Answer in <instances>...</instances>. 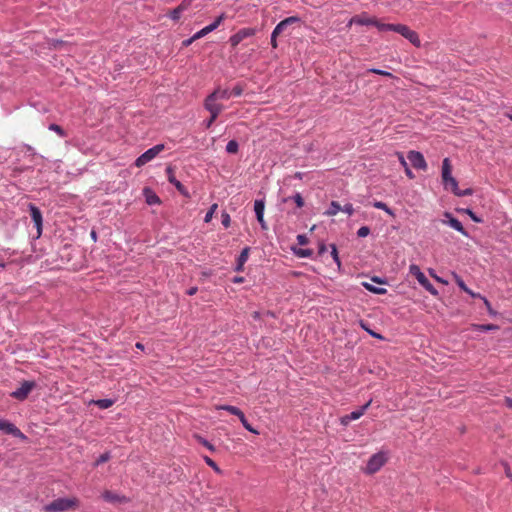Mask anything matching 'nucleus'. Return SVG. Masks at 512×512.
Wrapping results in <instances>:
<instances>
[{
  "label": "nucleus",
  "instance_id": "f257e3e1",
  "mask_svg": "<svg viewBox=\"0 0 512 512\" xmlns=\"http://www.w3.org/2000/svg\"><path fill=\"white\" fill-rule=\"evenodd\" d=\"M79 507V500L72 498H57L43 507L44 512L74 511Z\"/></svg>",
  "mask_w": 512,
  "mask_h": 512
},
{
  "label": "nucleus",
  "instance_id": "f03ea898",
  "mask_svg": "<svg viewBox=\"0 0 512 512\" xmlns=\"http://www.w3.org/2000/svg\"><path fill=\"white\" fill-rule=\"evenodd\" d=\"M381 28H386V31H393L399 33L407 40H409L414 46L419 47L421 45V41L419 39L418 34L411 30L408 26L403 24H387V26H380Z\"/></svg>",
  "mask_w": 512,
  "mask_h": 512
},
{
  "label": "nucleus",
  "instance_id": "7ed1b4c3",
  "mask_svg": "<svg viewBox=\"0 0 512 512\" xmlns=\"http://www.w3.org/2000/svg\"><path fill=\"white\" fill-rule=\"evenodd\" d=\"M442 181L445 189L456 192L458 182L452 176V165L449 158H445L442 162Z\"/></svg>",
  "mask_w": 512,
  "mask_h": 512
},
{
  "label": "nucleus",
  "instance_id": "20e7f679",
  "mask_svg": "<svg viewBox=\"0 0 512 512\" xmlns=\"http://www.w3.org/2000/svg\"><path fill=\"white\" fill-rule=\"evenodd\" d=\"M386 462V454L384 452H378L370 457L364 471L366 474H374L378 472Z\"/></svg>",
  "mask_w": 512,
  "mask_h": 512
},
{
  "label": "nucleus",
  "instance_id": "39448f33",
  "mask_svg": "<svg viewBox=\"0 0 512 512\" xmlns=\"http://www.w3.org/2000/svg\"><path fill=\"white\" fill-rule=\"evenodd\" d=\"M409 272L411 275L415 276L418 280L419 284L424 287L428 292L432 295H437L438 291L435 287L430 283L424 273L420 270L419 266L416 264H411L409 267Z\"/></svg>",
  "mask_w": 512,
  "mask_h": 512
},
{
  "label": "nucleus",
  "instance_id": "423d86ee",
  "mask_svg": "<svg viewBox=\"0 0 512 512\" xmlns=\"http://www.w3.org/2000/svg\"><path fill=\"white\" fill-rule=\"evenodd\" d=\"M164 150L163 144L155 145L154 147L148 149L143 154H141L135 161V165L137 167H142L148 162L152 161L159 153Z\"/></svg>",
  "mask_w": 512,
  "mask_h": 512
},
{
  "label": "nucleus",
  "instance_id": "0eeeda50",
  "mask_svg": "<svg viewBox=\"0 0 512 512\" xmlns=\"http://www.w3.org/2000/svg\"><path fill=\"white\" fill-rule=\"evenodd\" d=\"M352 24H358V25H373L375 26L379 31H386V28H381L380 26H387L386 23H382L376 18H371L367 16H354L350 22L349 25Z\"/></svg>",
  "mask_w": 512,
  "mask_h": 512
},
{
  "label": "nucleus",
  "instance_id": "6e6552de",
  "mask_svg": "<svg viewBox=\"0 0 512 512\" xmlns=\"http://www.w3.org/2000/svg\"><path fill=\"white\" fill-rule=\"evenodd\" d=\"M34 381H24L21 386L11 393V396L17 400H25L30 392L35 388Z\"/></svg>",
  "mask_w": 512,
  "mask_h": 512
},
{
  "label": "nucleus",
  "instance_id": "1a4fd4ad",
  "mask_svg": "<svg viewBox=\"0 0 512 512\" xmlns=\"http://www.w3.org/2000/svg\"><path fill=\"white\" fill-rule=\"evenodd\" d=\"M407 158L415 169H427V163L422 153L412 150L408 152Z\"/></svg>",
  "mask_w": 512,
  "mask_h": 512
},
{
  "label": "nucleus",
  "instance_id": "9d476101",
  "mask_svg": "<svg viewBox=\"0 0 512 512\" xmlns=\"http://www.w3.org/2000/svg\"><path fill=\"white\" fill-rule=\"evenodd\" d=\"M255 33L256 30L254 28H242L230 37L229 42L232 47H236L245 38L252 37Z\"/></svg>",
  "mask_w": 512,
  "mask_h": 512
},
{
  "label": "nucleus",
  "instance_id": "9b49d317",
  "mask_svg": "<svg viewBox=\"0 0 512 512\" xmlns=\"http://www.w3.org/2000/svg\"><path fill=\"white\" fill-rule=\"evenodd\" d=\"M443 216H444V219H442L443 224L449 225L451 228L460 232L464 236L468 235V233L465 230V228L463 227L462 223L458 219L454 218L451 213L445 212Z\"/></svg>",
  "mask_w": 512,
  "mask_h": 512
},
{
  "label": "nucleus",
  "instance_id": "f8f14e48",
  "mask_svg": "<svg viewBox=\"0 0 512 512\" xmlns=\"http://www.w3.org/2000/svg\"><path fill=\"white\" fill-rule=\"evenodd\" d=\"M301 19L298 16H290L288 18H285L284 20L280 21L276 27L274 28V34L280 35L283 33L290 25L299 23Z\"/></svg>",
  "mask_w": 512,
  "mask_h": 512
},
{
  "label": "nucleus",
  "instance_id": "ddd939ff",
  "mask_svg": "<svg viewBox=\"0 0 512 512\" xmlns=\"http://www.w3.org/2000/svg\"><path fill=\"white\" fill-rule=\"evenodd\" d=\"M102 498L109 502V503H112V504H122V503H127L128 502V498L123 496V495H119L117 493H114L110 490H106L102 493Z\"/></svg>",
  "mask_w": 512,
  "mask_h": 512
},
{
  "label": "nucleus",
  "instance_id": "4468645a",
  "mask_svg": "<svg viewBox=\"0 0 512 512\" xmlns=\"http://www.w3.org/2000/svg\"><path fill=\"white\" fill-rule=\"evenodd\" d=\"M30 216L37 228L38 236L42 233V213L38 207L33 204H30Z\"/></svg>",
  "mask_w": 512,
  "mask_h": 512
},
{
  "label": "nucleus",
  "instance_id": "2eb2a0df",
  "mask_svg": "<svg viewBox=\"0 0 512 512\" xmlns=\"http://www.w3.org/2000/svg\"><path fill=\"white\" fill-rule=\"evenodd\" d=\"M166 173L168 176V180L171 184H173L176 189L184 196H189L187 189L183 186V184L178 181L174 175V171L171 167H167Z\"/></svg>",
  "mask_w": 512,
  "mask_h": 512
},
{
  "label": "nucleus",
  "instance_id": "dca6fc26",
  "mask_svg": "<svg viewBox=\"0 0 512 512\" xmlns=\"http://www.w3.org/2000/svg\"><path fill=\"white\" fill-rule=\"evenodd\" d=\"M217 100L211 99V97H207L205 100V108L210 112V114H213L214 117H218L219 114L223 110V105L216 103Z\"/></svg>",
  "mask_w": 512,
  "mask_h": 512
},
{
  "label": "nucleus",
  "instance_id": "f3484780",
  "mask_svg": "<svg viewBox=\"0 0 512 512\" xmlns=\"http://www.w3.org/2000/svg\"><path fill=\"white\" fill-rule=\"evenodd\" d=\"M1 431L5 432L6 434H10L16 438L25 440L26 436L21 432L20 429H18L13 423L6 421L3 425V428Z\"/></svg>",
  "mask_w": 512,
  "mask_h": 512
},
{
  "label": "nucleus",
  "instance_id": "a211bd4d",
  "mask_svg": "<svg viewBox=\"0 0 512 512\" xmlns=\"http://www.w3.org/2000/svg\"><path fill=\"white\" fill-rule=\"evenodd\" d=\"M249 252H250V248L249 247H245L241 251V253H240V255H239L238 259H237V265H236V268H235V270L237 272L243 271L244 265L247 262L248 257H249Z\"/></svg>",
  "mask_w": 512,
  "mask_h": 512
},
{
  "label": "nucleus",
  "instance_id": "6ab92c4d",
  "mask_svg": "<svg viewBox=\"0 0 512 512\" xmlns=\"http://www.w3.org/2000/svg\"><path fill=\"white\" fill-rule=\"evenodd\" d=\"M209 97L215 100H227L231 97V94L227 89H216Z\"/></svg>",
  "mask_w": 512,
  "mask_h": 512
},
{
  "label": "nucleus",
  "instance_id": "aec40b11",
  "mask_svg": "<svg viewBox=\"0 0 512 512\" xmlns=\"http://www.w3.org/2000/svg\"><path fill=\"white\" fill-rule=\"evenodd\" d=\"M397 157H398V160L401 164V166L404 168V171H405V174L406 176L409 178V179H414L415 175L414 173L411 171V169L409 168L403 154L401 152H397L396 153Z\"/></svg>",
  "mask_w": 512,
  "mask_h": 512
},
{
  "label": "nucleus",
  "instance_id": "412c9836",
  "mask_svg": "<svg viewBox=\"0 0 512 512\" xmlns=\"http://www.w3.org/2000/svg\"><path fill=\"white\" fill-rule=\"evenodd\" d=\"M371 400L368 401L365 405H363L362 407H360L358 410H355L353 412H351L350 414H348L349 418L353 421V420H357L359 419L361 416L364 415V413L366 412V410L368 409V407L371 405Z\"/></svg>",
  "mask_w": 512,
  "mask_h": 512
},
{
  "label": "nucleus",
  "instance_id": "4be33fe9",
  "mask_svg": "<svg viewBox=\"0 0 512 512\" xmlns=\"http://www.w3.org/2000/svg\"><path fill=\"white\" fill-rule=\"evenodd\" d=\"M216 408L225 410V411L231 413L232 415L237 416L238 418H240L244 414L239 408H237L235 406H231V405H220V406H217Z\"/></svg>",
  "mask_w": 512,
  "mask_h": 512
},
{
  "label": "nucleus",
  "instance_id": "5701e85b",
  "mask_svg": "<svg viewBox=\"0 0 512 512\" xmlns=\"http://www.w3.org/2000/svg\"><path fill=\"white\" fill-rule=\"evenodd\" d=\"M341 210H342V206L340 205V203L337 201H332L330 203V207L325 212V214L328 216H335Z\"/></svg>",
  "mask_w": 512,
  "mask_h": 512
},
{
  "label": "nucleus",
  "instance_id": "b1692460",
  "mask_svg": "<svg viewBox=\"0 0 512 512\" xmlns=\"http://www.w3.org/2000/svg\"><path fill=\"white\" fill-rule=\"evenodd\" d=\"M359 325H360V327H361L362 329H364L366 332H368L372 337L377 338V339H380V340H383V339H384V337H383L381 334H379V333H377V332L373 331L372 329H370V328L368 327V323H367L366 321L361 320V321L359 322Z\"/></svg>",
  "mask_w": 512,
  "mask_h": 512
},
{
  "label": "nucleus",
  "instance_id": "393cba45",
  "mask_svg": "<svg viewBox=\"0 0 512 512\" xmlns=\"http://www.w3.org/2000/svg\"><path fill=\"white\" fill-rule=\"evenodd\" d=\"M145 193H146V201L149 205H154V204L160 203V199L156 194L152 193L148 189H145Z\"/></svg>",
  "mask_w": 512,
  "mask_h": 512
},
{
  "label": "nucleus",
  "instance_id": "a878e982",
  "mask_svg": "<svg viewBox=\"0 0 512 512\" xmlns=\"http://www.w3.org/2000/svg\"><path fill=\"white\" fill-rule=\"evenodd\" d=\"M454 279L457 283V285L460 287L461 290L465 291L466 293L470 294L471 296H475V294L465 285L464 281L459 277L457 274H453Z\"/></svg>",
  "mask_w": 512,
  "mask_h": 512
},
{
  "label": "nucleus",
  "instance_id": "bb28decb",
  "mask_svg": "<svg viewBox=\"0 0 512 512\" xmlns=\"http://www.w3.org/2000/svg\"><path fill=\"white\" fill-rule=\"evenodd\" d=\"M473 327L478 331H493L498 330L499 327L495 324H477L473 325Z\"/></svg>",
  "mask_w": 512,
  "mask_h": 512
},
{
  "label": "nucleus",
  "instance_id": "cd10ccee",
  "mask_svg": "<svg viewBox=\"0 0 512 512\" xmlns=\"http://www.w3.org/2000/svg\"><path fill=\"white\" fill-rule=\"evenodd\" d=\"M363 286L368 291L373 292L375 294H379V295L385 294L386 291H387L385 288H378V287H375V285H372V284H369V283H363Z\"/></svg>",
  "mask_w": 512,
  "mask_h": 512
},
{
  "label": "nucleus",
  "instance_id": "c85d7f7f",
  "mask_svg": "<svg viewBox=\"0 0 512 512\" xmlns=\"http://www.w3.org/2000/svg\"><path fill=\"white\" fill-rule=\"evenodd\" d=\"M114 401L111 399H100L94 401V404L97 405L101 409H107L113 405Z\"/></svg>",
  "mask_w": 512,
  "mask_h": 512
},
{
  "label": "nucleus",
  "instance_id": "c756f323",
  "mask_svg": "<svg viewBox=\"0 0 512 512\" xmlns=\"http://www.w3.org/2000/svg\"><path fill=\"white\" fill-rule=\"evenodd\" d=\"M264 209H265L264 201L256 200L254 203V211H255L256 217L259 215H264Z\"/></svg>",
  "mask_w": 512,
  "mask_h": 512
},
{
  "label": "nucleus",
  "instance_id": "7c9ffc66",
  "mask_svg": "<svg viewBox=\"0 0 512 512\" xmlns=\"http://www.w3.org/2000/svg\"><path fill=\"white\" fill-rule=\"evenodd\" d=\"M239 145L237 141L230 140L226 145V151L230 154H236L238 152Z\"/></svg>",
  "mask_w": 512,
  "mask_h": 512
},
{
  "label": "nucleus",
  "instance_id": "2f4dec72",
  "mask_svg": "<svg viewBox=\"0 0 512 512\" xmlns=\"http://www.w3.org/2000/svg\"><path fill=\"white\" fill-rule=\"evenodd\" d=\"M217 208H218V205H217L216 203H214V204L210 207V209L208 210V212L206 213L205 218H204V221H205L206 223H209V222L212 220L213 215H214V213L216 212Z\"/></svg>",
  "mask_w": 512,
  "mask_h": 512
},
{
  "label": "nucleus",
  "instance_id": "473e14b6",
  "mask_svg": "<svg viewBox=\"0 0 512 512\" xmlns=\"http://www.w3.org/2000/svg\"><path fill=\"white\" fill-rule=\"evenodd\" d=\"M239 420L241 421L242 425L244 426L245 429H247L248 431L254 433V434H258L259 432L257 430H255L247 421L245 415L243 414Z\"/></svg>",
  "mask_w": 512,
  "mask_h": 512
},
{
  "label": "nucleus",
  "instance_id": "72a5a7b5",
  "mask_svg": "<svg viewBox=\"0 0 512 512\" xmlns=\"http://www.w3.org/2000/svg\"><path fill=\"white\" fill-rule=\"evenodd\" d=\"M211 28L212 27H204L203 29H201L200 31L196 32L194 35H193V39H200L202 37H204L205 35H207L208 33L211 32Z\"/></svg>",
  "mask_w": 512,
  "mask_h": 512
},
{
  "label": "nucleus",
  "instance_id": "f704fd0d",
  "mask_svg": "<svg viewBox=\"0 0 512 512\" xmlns=\"http://www.w3.org/2000/svg\"><path fill=\"white\" fill-rule=\"evenodd\" d=\"M374 207L377 208V209L384 210L389 215H393L392 210L384 202L377 201V202L374 203Z\"/></svg>",
  "mask_w": 512,
  "mask_h": 512
},
{
  "label": "nucleus",
  "instance_id": "c9c22d12",
  "mask_svg": "<svg viewBox=\"0 0 512 512\" xmlns=\"http://www.w3.org/2000/svg\"><path fill=\"white\" fill-rule=\"evenodd\" d=\"M204 461L208 466H210L215 472L221 473V469L218 467V465L208 456L204 457Z\"/></svg>",
  "mask_w": 512,
  "mask_h": 512
},
{
  "label": "nucleus",
  "instance_id": "e433bc0d",
  "mask_svg": "<svg viewBox=\"0 0 512 512\" xmlns=\"http://www.w3.org/2000/svg\"><path fill=\"white\" fill-rule=\"evenodd\" d=\"M295 254L299 257H310L312 255V250L311 249H298V250H294Z\"/></svg>",
  "mask_w": 512,
  "mask_h": 512
},
{
  "label": "nucleus",
  "instance_id": "4c0bfd02",
  "mask_svg": "<svg viewBox=\"0 0 512 512\" xmlns=\"http://www.w3.org/2000/svg\"><path fill=\"white\" fill-rule=\"evenodd\" d=\"M225 17L226 16L223 13L220 16H218L212 24L208 25V27H212L211 32L214 31L222 23V21L225 19Z\"/></svg>",
  "mask_w": 512,
  "mask_h": 512
},
{
  "label": "nucleus",
  "instance_id": "58836bf2",
  "mask_svg": "<svg viewBox=\"0 0 512 512\" xmlns=\"http://www.w3.org/2000/svg\"><path fill=\"white\" fill-rule=\"evenodd\" d=\"M183 11L177 6L175 9H173L169 16L172 20L177 21L180 18V15Z\"/></svg>",
  "mask_w": 512,
  "mask_h": 512
},
{
  "label": "nucleus",
  "instance_id": "ea45409f",
  "mask_svg": "<svg viewBox=\"0 0 512 512\" xmlns=\"http://www.w3.org/2000/svg\"><path fill=\"white\" fill-rule=\"evenodd\" d=\"M109 459H110V454L108 452H105L99 456V458L95 462V465L98 466L102 463L107 462Z\"/></svg>",
  "mask_w": 512,
  "mask_h": 512
},
{
  "label": "nucleus",
  "instance_id": "a19ab883",
  "mask_svg": "<svg viewBox=\"0 0 512 512\" xmlns=\"http://www.w3.org/2000/svg\"><path fill=\"white\" fill-rule=\"evenodd\" d=\"M221 218H222V225L225 228H228L230 226V223H231L230 215L227 212H223L222 215H221Z\"/></svg>",
  "mask_w": 512,
  "mask_h": 512
},
{
  "label": "nucleus",
  "instance_id": "79ce46f5",
  "mask_svg": "<svg viewBox=\"0 0 512 512\" xmlns=\"http://www.w3.org/2000/svg\"><path fill=\"white\" fill-rule=\"evenodd\" d=\"M456 196H469L472 195L473 190L471 188H467L465 190H460L459 187H457L456 192H453Z\"/></svg>",
  "mask_w": 512,
  "mask_h": 512
},
{
  "label": "nucleus",
  "instance_id": "37998d69",
  "mask_svg": "<svg viewBox=\"0 0 512 512\" xmlns=\"http://www.w3.org/2000/svg\"><path fill=\"white\" fill-rule=\"evenodd\" d=\"M331 247V255L334 259V261L337 263V265L340 267V259H339V256H338V252H337V248L335 246V244H331L330 245Z\"/></svg>",
  "mask_w": 512,
  "mask_h": 512
},
{
  "label": "nucleus",
  "instance_id": "c03bdc74",
  "mask_svg": "<svg viewBox=\"0 0 512 512\" xmlns=\"http://www.w3.org/2000/svg\"><path fill=\"white\" fill-rule=\"evenodd\" d=\"M293 200L296 203L298 208H302L304 206V200H303V198H302L300 193H296L293 196Z\"/></svg>",
  "mask_w": 512,
  "mask_h": 512
},
{
  "label": "nucleus",
  "instance_id": "a18cd8bd",
  "mask_svg": "<svg viewBox=\"0 0 512 512\" xmlns=\"http://www.w3.org/2000/svg\"><path fill=\"white\" fill-rule=\"evenodd\" d=\"M369 233H370V229L367 226H362L357 231L358 237H361V238L368 236Z\"/></svg>",
  "mask_w": 512,
  "mask_h": 512
},
{
  "label": "nucleus",
  "instance_id": "49530a36",
  "mask_svg": "<svg viewBox=\"0 0 512 512\" xmlns=\"http://www.w3.org/2000/svg\"><path fill=\"white\" fill-rule=\"evenodd\" d=\"M368 72L375 73V74L382 75V76H386V77H390V78L393 77L392 73H390L388 71L380 70V69H374L373 68V69L368 70Z\"/></svg>",
  "mask_w": 512,
  "mask_h": 512
},
{
  "label": "nucleus",
  "instance_id": "de8ad7c7",
  "mask_svg": "<svg viewBox=\"0 0 512 512\" xmlns=\"http://www.w3.org/2000/svg\"><path fill=\"white\" fill-rule=\"evenodd\" d=\"M243 91H244L243 86H242V85H240V84H238V85H236V86L232 89V91L230 92V94H231V96L233 95V96H236V97H237V96H240V95L243 93Z\"/></svg>",
  "mask_w": 512,
  "mask_h": 512
},
{
  "label": "nucleus",
  "instance_id": "09e8293b",
  "mask_svg": "<svg viewBox=\"0 0 512 512\" xmlns=\"http://www.w3.org/2000/svg\"><path fill=\"white\" fill-rule=\"evenodd\" d=\"M49 129L52 131H55L61 137H63L65 135L64 130L57 124H51L49 126Z\"/></svg>",
  "mask_w": 512,
  "mask_h": 512
},
{
  "label": "nucleus",
  "instance_id": "8fccbe9b",
  "mask_svg": "<svg viewBox=\"0 0 512 512\" xmlns=\"http://www.w3.org/2000/svg\"><path fill=\"white\" fill-rule=\"evenodd\" d=\"M343 212L347 213L349 216L353 215L354 213V208L352 206V204L350 203H347L345 204L343 207H342V210Z\"/></svg>",
  "mask_w": 512,
  "mask_h": 512
},
{
  "label": "nucleus",
  "instance_id": "3c124183",
  "mask_svg": "<svg viewBox=\"0 0 512 512\" xmlns=\"http://www.w3.org/2000/svg\"><path fill=\"white\" fill-rule=\"evenodd\" d=\"M199 442H200L203 446H205L207 449H209L210 451H214V450H215L214 446H213L210 442H208L207 440H205L204 438L199 437Z\"/></svg>",
  "mask_w": 512,
  "mask_h": 512
},
{
  "label": "nucleus",
  "instance_id": "603ef678",
  "mask_svg": "<svg viewBox=\"0 0 512 512\" xmlns=\"http://www.w3.org/2000/svg\"><path fill=\"white\" fill-rule=\"evenodd\" d=\"M193 0H183L181 2V4L179 5V8L182 10V11H185L186 9L189 8V6L192 4Z\"/></svg>",
  "mask_w": 512,
  "mask_h": 512
},
{
  "label": "nucleus",
  "instance_id": "864d4df0",
  "mask_svg": "<svg viewBox=\"0 0 512 512\" xmlns=\"http://www.w3.org/2000/svg\"><path fill=\"white\" fill-rule=\"evenodd\" d=\"M193 0H183L181 2V4L179 5V8L182 10V11H185L186 9L189 8V6L192 4Z\"/></svg>",
  "mask_w": 512,
  "mask_h": 512
},
{
  "label": "nucleus",
  "instance_id": "5fc2aeb1",
  "mask_svg": "<svg viewBox=\"0 0 512 512\" xmlns=\"http://www.w3.org/2000/svg\"><path fill=\"white\" fill-rule=\"evenodd\" d=\"M297 241H298V244H300V245L308 244V238L305 235H302V234L297 236Z\"/></svg>",
  "mask_w": 512,
  "mask_h": 512
},
{
  "label": "nucleus",
  "instance_id": "6e6d98bb",
  "mask_svg": "<svg viewBox=\"0 0 512 512\" xmlns=\"http://www.w3.org/2000/svg\"><path fill=\"white\" fill-rule=\"evenodd\" d=\"M351 421L352 420L349 418L348 414L340 418V423L344 426H347Z\"/></svg>",
  "mask_w": 512,
  "mask_h": 512
},
{
  "label": "nucleus",
  "instance_id": "4d7b16f0",
  "mask_svg": "<svg viewBox=\"0 0 512 512\" xmlns=\"http://www.w3.org/2000/svg\"><path fill=\"white\" fill-rule=\"evenodd\" d=\"M278 36H279V35H275V34H274V31H273V32H272V34H271V46H272L274 49H276V48H277V46H278V44H277V37H278Z\"/></svg>",
  "mask_w": 512,
  "mask_h": 512
},
{
  "label": "nucleus",
  "instance_id": "13d9d810",
  "mask_svg": "<svg viewBox=\"0 0 512 512\" xmlns=\"http://www.w3.org/2000/svg\"><path fill=\"white\" fill-rule=\"evenodd\" d=\"M257 220H258V222L260 223V225H261V227L263 229H267V225H266V222L264 220V215L257 216Z\"/></svg>",
  "mask_w": 512,
  "mask_h": 512
},
{
  "label": "nucleus",
  "instance_id": "bf43d9fd",
  "mask_svg": "<svg viewBox=\"0 0 512 512\" xmlns=\"http://www.w3.org/2000/svg\"><path fill=\"white\" fill-rule=\"evenodd\" d=\"M217 119V117H214L213 114H210V118L208 119L206 123V127L209 128L214 123V121Z\"/></svg>",
  "mask_w": 512,
  "mask_h": 512
},
{
  "label": "nucleus",
  "instance_id": "052dcab7",
  "mask_svg": "<svg viewBox=\"0 0 512 512\" xmlns=\"http://www.w3.org/2000/svg\"><path fill=\"white\" fill-rule=\"evenodd\" d=\"M198 291V288L197 287H191L187 290V294L190 295V296H193L197 293Z\"/></svg>",
  "mask_w": 512,
  "mask_h": 512
},
{
  "label": "nucleus",
  "instance_id": "680f3d73",
  "mask_svg": "<svg viewBox=\"0 0 512 512\" xmlns=\"http://www.w3.org/2000/svg\"><path fill=\"white\" fill-rule=\"evenodd\" d=\"M504 402H505V405H506L508 408H511V409H512V398H511V397H505Z\"/></svg>",
  "mask_w": 512,
  "mask_h": 512
},
{
  "label": "nucleus",
  "instance_id": "e2e57ef3",
  "mask_svg": "<svg viewBox=\"0 0 512 512\" xmlns=\"http://www.w3.org/2000/svg\"><path fill=\"white\" fill-rule=\"evenodd\" d=\"M232 281H233L234 283L240 284V283L244 282V277H242V276H236V277H234V278L232 279Z\"/></svg>",
  "mask_w": 512,
  "mask_h": 512
},
{
  "label": "nucleus",
  "instance_id": "0e129e2a",
  "mask_svg": "<svg viewBox=\"0 0 512 512\" xmlns=\"http://www.w3.org/2000/svg\"><path fill=\"white\" fill-rule=\"evenodd\" d=\"M325 251H326V246L324 244H321L319 246V251H318L319 255H322Z\"/></svg>",
  "mask_w": 512,
  "mask_h": 512
},
{
  "label": "nucleus",
  "instance_id": "69168bd1",
  "mask_svg": "<svg viewBox=\"0 0 512 512\" xmlns=\"http://www.w3.org/2000/svg\"><path fill=\"white\" fill-rule=\"evenodd\" d=\"M468 214L470 215V217H472V219L476 222H479L480 220L473 214L472 211L468 210Z\"/></svg>",
  "mask_w": 512,
  "mask_h": 512
},
{
  "label": "nucleus",
  "instance_id": "338daca9",
  "mask_svg": "<svg viewBox=\"0 0 512 512\" xmlns=\"http://www.w3.org/2000/svg\"><path fill=\"white\" fill-rule=\"evenodd\" d=\"M195 40H196V39H193V36H192L190 39H188V40L184 41V43H183V44L187 46V45H190V44H191L192 42H194Z\"/></svg>",
  "mask_w": 512,
  "mask_h": 512
},
{
  "label": "nucleus",
  "instance_id": "774afa93",
  "mask_svg": "<svg viewBox=\"0 0 512 512\" xmlns=\"http://www.w3.org/2000/svg\"><path fill=\"white\" fill-rule=\"evenodd\" d=\"M506 475H507V477L511 478V480H512V474L509 469H507Z\"/></svg>",
  "mask_w": 512,
  "mask_h": 512
}]
</instances>
